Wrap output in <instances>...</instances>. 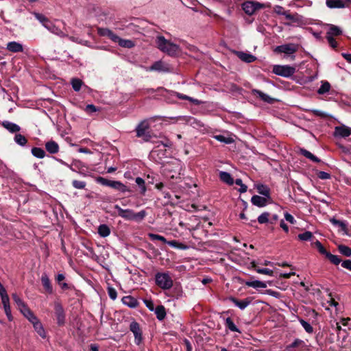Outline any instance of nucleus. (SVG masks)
Returning a JSON list of instances; mask_svg holds the SVG:
<instances>
[{
  "mask_svg": "<svg viewBox=\"0 0 351 351\" xmlns=\"http://www.w3.org/2000/svg\"><path fill=\"white\" fill-rule=\"evenodd\" d=\"M158 48L170 56H177L180 52V47L165 38L164 36H158L156 40Z\"/></svg>",
  "mask_w": 351,
  "mask_h": 351,
  "instance_id": "f257e3e1",
  "label": "nucleus"
},
{
  "mask_svg": "<svg viewBox=\"0 0 351 351\" xmlns=\"http://www.w3.org/2000/svg\"><path fill=\"white\" fill-rule=\"evenodd\" d=\"M35 18L51 33L61 38L66 37L67 34L58 27L53 21L42 14L34 13Z\"/></svg>",
  "mask_w": 351,
  "mask_h": 351,
  "instance_id": "f03ea898",
  "label": "nucleus"
},
{
  "mask_svg": "<svg viewBox=\"0 0 351 351\" xmlns=\"http://www.w3.org/2000/svg\"><path fill=\"white\" fill-rule=\"evenodd\" d=\"M114 208L119 217L130 221H141L147 215L144 210L136 213L131 209H123L118 205H115Z\"/></svg>",
  "mask_w": 351,
  "mask_h": 351,
  "instance_id": "7ed1b4c3",
  "label": "nucleus"
},
{
  "mask_svg": "<svg viewBox=\"0 0 351 351\" xmlns=\"http://www.w3.org/2000/svg\"><path fill=\"white\" fill-rule=\"evenodd\" d=\"M155 282L158 287L163 290L170 289L173 285V280L169 272H158L155 275Z\"/></svg>",
  "mask_w": 351,
  "mask_h": 351,
  "instance_id": "20e7f679",
  "label": "nucleus"
},
{
  "mask_svg": "<svg viewBox=\"0 0 351 351\" xmlns=\"http://www.w3.org/2000/svg\"><path fill=\"white\" fill-rule=\"evenodd\" d=\"M272 71L277 75L289 77L295 73V69L289 65H274Z\"/></svg>",
  "mask_w": 351,
  "mask_h": 351,
  "instance_id": "39448f33",
  "label": "nucleus"
},
{
  "mask_svg": "<svg viewBox=\"0 0 351 351\" xmlns=\"http://www.w3.org/2000/svg\"><path fill=\"white\" fill-rule=\"evenodd\" d=\"M149 128V125L147 121L139 123L135 129L136 136L142 138L144 141H149L151 139V135L148 131Z\"/></svg>",
  "mask_w": 351,
  "mask_h": 351,
  "instance_id": "423d86ee",
  "label": "nucleus"
},
{
  "mask_svg": "<svg viewBox=\"0 0 351 351\" xmlns=\"http://www.w3.org/2000/svg\"><path fill=\"white\" fill-rule=\"evenodd\" d=\"M262 7L263 5L260 3L253 1H247L242 4V9L248 15L253 14Z\"/></svg>",
  "mask_w": 351,
  "mask_h": 351,
  "instance_id": "0eeeda50",
  "label": "nucleus"
},
{
  "mask_svg": "<svg viewBox=\"0 0 351 351\" xmlns=\"http://www.w3.org/2000/svg\"><path fill=\"white\" fill-rule=\"evenodd\" d=\"M297 47L294 44H285L277 46L274 49V52L277 53H285L287 56H290L295 53Z\"/></svg>",
  "mask_w": 351,
  "mask_h": 351,
  "instance_id": "6e6552de",
  "label": "nucleus"
},
{
  "mask_svg": "<svg viewBox=\"0 0 351 351\" xmlns=\"http://www.w3.org/2000/svg\"><path fill=\"white\" fill-rule=\"evenodd\" d=\"M130 330L134 334V342L136 345H139L142 341V331L139 324L136 322H132L130 325Z\"/></svg>",
  "mask_w": 351,
  "mask_h": 351,
  "instance_id": "1a4fd4ad",
  "label": "nucleus"
},
{
  "mask_svg": "<svg viewBox=\"0 0 351 351\" xmlns=\"http://www.w3.org/2000/svg\"><path fill=\"white\" fill-rule=\"evenodd\" d=\"M334 136L335 137L346 138L351 136V128L345 125L336 126L335 128Z\"/></svg>",
  "mask_w": 351,
  "mask_h": 351,
  "instance_id": "9d476101",
  "label": "nucleus"
},
{
  "mask_svg": "<svg viewBox=\"0 0 351 351\" xmlns=\"http://www.w3.org/2000/svg\"><path fill=\"white\" fill-rule=\"evenodd\" d=\"M305 348V342L300 339H296L293 343L286 346L285 351H304Z\"/></svg>",
  "mask_w": 351,
  "mask_h": 351,
  "instance_id": "9b49d317",
  "label": "nucleus"
},
{
  "mask_svg": "<svg viewBox=\"0 0 351 351\" xmlns=\"http://www.w3.org/2000/svg\"><path fill=\"white\" fill-rule=\"evenodd\" d=\"M54 311L58 324L62 326L65 322V314L63 307L60 303L56 302L54 304Z\"/></svg>",
  "mask_w": 351,
  "mask_h": 351,
  "instance_id": "f8f14e48",
  "label": "nucleus"
},
{
  "mask_svg": "<svg viewBox=\"0 0 351 351\" xmlns=\"http://www.w3.org/2000/svg\"><path fill=\"white\" fill-rule=\"evenodd\" d=\"M350 0H326V5L329 8H343L347 7Z\"/></svg>",
  "mask_w": 351,
  "mask_h": 351,
  "instance_id": "ddd939ff",
  "label": "nucleus"
},
{
  "mask_svg": "<svg viewBox=\"0 0 351 351\" xmlns=\"http://www.w3.org/2000/svg\"><path fill=\"white\" fill-rule=\"evenodd\" d=\"M1 302L3 304V306L5 313L8 319L10 321H12V313H11V308H10V298H9L8 295L7 294V295L1 296Z\"/></svg>",
  "mask_w": 351,
  "mask_h": 351,
  "instance_id": "4468645a",
  "label": "nucleus"
},
{
  "mask_svg": "<svg viewBox=\"0 0 351 351\" xmlns=\"http://www.w3.org/2000/svg\"><path fill=\"white\" fill-rule=\"evenodd\" d=\"M268 198L266 197H261L259 195H253L251 202L253 205L258 207H264L266 206Z\"/></svg>",
  "mask_w": 351,
  "mask_h": 351,
  "instance_id": "2eb2a0df",
  "label": "nucleus"
},
{
  "mask_svg": "<svg viewBox=\"0 0 351 351\" xmlns=\"http://www.w3.org/2000/svg\"><path fill=\"white\" fill-rule=\"evenodd\" d=\"M328 29L326 32V37H333L339 36L342 34L341 29L335 25L328 24Z\"/></svg>",
  "mask_w": 351,
  "mask_h": 351,
  "instance_id": "dca6fc26",
  "label": "nucleus"
},
{
  "mask_svg": "<svg viewBox=\"0 0 351 351\" xmlns=\"http://www.w3.org/2000/svg\"><path fill=\"white\" fill-rule=\"evenodd\" d=\"M6 49L9 51L13 53L21 52L23 51V45L16 41L9 42L7 44Z\"/></svg>",
  "mask_w": 351,
  "mask_h": 351,
  "instance_id": "f3484780",
  "label": "nucleus"
},
{
  "mask_svg": "<svg viewBox=\"0 0 351 351\" xmlns=\"http://www.w3.org/2000/svg\"><path fill=\"white\" fill-rule=\"evenodd\" d=\"M46 150L51 154H57L59 152V145L54 141H49L45 143Z\"/></svg>",
  "mask_w": 351,
  "mask_h": 351,
  "instance_id": "a211bd4d",
  "label": "nucleus"
},
{
  "mask_svg": "<svg viewBox=\"0 0 351 351\" xmlns=\"http://www.w3.org/2000/svg\"><path fill=\"white\" fill-rule=\"evenodd\" d=\"M110 187L120 192L125 193V192H130V190L128 186H126L125 184H123L120 181H114L112 180L111 184H110Z\"/></svg>",
  "mask_w": 351,
  "mask_h": 351,
  "instance_id": "6ab92c4d",
  "label": "nucleus"
},
{
  "mask_svg": "<svg viewBox=\"0 0 351 351\" xmlns=\"http://www.w3.org/2000/svg\"><path fill=\"white\" fill-rule=\"evenodd\" d=\"M230 300L232 301L233 304L241 310L245 309L251 302V300L248 298H246L243 300H238L235 298L231 297Z\"/></svg>",
  "mask_w": 351,
  "mask_h": 351,
  "instance_id": "aec40b11",
  "label": "nucleus"
},
{
  "mask_svg": "<svg viewBox=\"0 0 351 351\" xmlns=\"http://www.w3.org/2000/svg\"><path fill=\"white\" fill-rule=\"evenodd\" d=\"M149 71L167 72L169 71L167 66L162 61L154 62L149 69Z\"/></svg>",
  "mask_w": 351,
  "mask_h": 351,
  "instance_id": "412c9836",
  "label": "nucleus"
},
{
  "mask_svg": "<svg viewBox=\"0 0 351 351\" xmlns=\"http://www.w3.org/2000/svg\"><path fill=\"white\" fill-rule=\"evenodd\" d=\"M252 93L254 95L258 96L260 97L263 101H265L268 104H272L274 101V99L271 98L268 95L263 93L262 91L257 90V89H253Z\"/></svg>",
  "mask_w": 351,
  "mask_h": 351,
  "instance_id": "4be33fe9",
  "label": "nucleus"
},
{
  "mask_svg": "<svg viewBox=\"0 0 351 351\" xmlns=\"http://www.w3.org/2000/svg\"><path fill=\"white\" fill-rule=\"evenodd\" d=\"M3 126L8 130L11 133H16L19 131H20L21 128L17 124L10 122V121H3L2 123Z\"/></svg>",
  "mask_w": 351,
  "mask_h": 351,
  "instance_id": "5701e85b",
  "label": "nucleus"
},
{
  "mask_svg": "<svg viewBox=\"0 0 351 351\" xmlns=\"http://www.w3.org/2000/svg\"><path fill=\"white\" fill-rule=\"evenodd\" d=\"M237 56L242 61L247 63L253 62L256 60L254 56L242 51L237 52Z\"/></svg>",
  "mask_w": 351,
  "mask_h": 351,
  "instance_id": "b1692460",
  "label": "nucleus"
},
{
  "mask_svg": "<svg viewBox=\"0 0 351 351\" xmlns=\"http://www.w3.org/2000/svg\"><path fill=\"white\" fill-rule=\"evenodd\" d=\"M41 282L43 284V286L44 287L45 291L49 293H51L53 291L52 286L50 282V280L47 274H43L41 277Z\"/></svg>",
  "mask_w": 351,
  "mask_h": 351,
  "instance_id": "393cba45",
  "label": "nucleus"
},
{
  "mask_svg": "<svg viewBox=\"0 0 351 351\" xmlns=\"http://www.w3.org/2000/svg\"><path fill=\"white\" fill-rule=\"evenodd\" d=\"M219 178L220 180L229 185H232L234 184V179L232 178L230 173L226 171H220L219 172Z\"/></svg>",
  "mask_w": 351,
  "mask_h": 351,
  "instance_id": "a878e982",
  "label": "nucleus"
},
{
  "mask_svg": "<svg viewBox=\"0 0 351 351\" xmlns=\"http://www.w3.org/2000/svg\"><path fill=\"white\" fill-rule=\"evenodd\" d=\"M256 188L258 193L263 195L264 197H266L268 199L270 198V189L267 186L262 184H258L256 186Z\"/></svg>",
  "mask_w": 351,
  "mask_h": 351,
  "instance_id": "bb28decb",
  "label": "nucleus"
},
{
  "mask_svg": "<svg viewBox=\"0 0 351 351\" xmlns=\"http://www.w3.org/2000/svg\"><path fill=\"white\" fill-rule=\"evenodd\" d=\"M122 302L123 304L130 308H135L138 305L137 300L130 295L123 297Z\"/></svg>",
  "mask_w": 351,
  "mask_h": 351,
  "instance_id": "cd10ccee",
  "label": "nucleus"
},
{
  "mask_svg": "<svg viewBox=\"0 0 351 351\" xmlns=\"http://www.w3.org/2000/svg\"><path fill=\"white\" fill-rule=\"evenodd\" d=\"M32 324L39 320L33 312L27 307L21 313Z\"/></svg>",
  "mask_w": 351,
  "mask_h": 351,
  "instance_id": "c85d7f7f",
  "label": "nucleus"
},
{
  "mask_svg": "<svg viewBox=\"0 0 351 351\" xmlns=\"http://www.w3.org/2000/svg\"><path fill=\"white\" fill-rule=\"evenodd\" d=\"M12 298L14 302L16 304L21 313H22L25 309H26L28 307L25 304V302L17 295L16 293L12 294Z\"/></svg>",
  "mask_w": 351,
  "mask_h": 351,
  "instance_id": "c756f323",
  "label": "nucleus"
},
{
  "mask_svg": "<svg viewBox=\"0 0 351 351\" xmlns=\"http://www.w3.org/2000/svg\"><path fill=\"white\" fill-rule=\"evenodd\" d=\"M299 152L302 155L304 156V157H306V158L313 161V162H320V160L316 157L315 156H314L312 153H311L309 151L304 149V148H300V151Z\"/></svg>",
  "mask_w": 351,
  "mask_h": 351,
  "instance_id": "7c9ffc66",
  "label": "nucleus"
},
{
  "mask_svg": "<svg viewBox=\"0 0 351 351\" xmlns=\"http://www.w3.org/2000/svg\"><path fill=\"white\" fill-rule=\"evenodd\" d=\"M245 285L247 287H252L254 289L266 288L267 287V284L265 282L258 280L247 281L245 282Z\"/></svg>",
  "mask_w": 351,
  "mask_h": 351,
  "instance_id": "2f4dec72",
  "label": "nucleus"
},
{
  "mask_svg": "<svg viewBox=\"0 0 351 351\" xmlns=\"http://www.w3.org/2000/svg\"><path fill=\"white\" fill-rule=\"evenodd\" d=\"M33 324L34 330L36 331V332L42 337L45 338L46 333L45 331V329L43 326V324L41 322L38 320L37 322H34Z\"/></svg>",
  "mask_w": 351,
  "mask_h": 351,
  "instance_id": "473e14b6",
  "label": "nucleus"
},
{
  "mask_svg": "<svg viewBox=\"0 0 351 351\" xmlns=\"http://www.w3.org/2000/svg\"><path fill=\"white\" fill-rule=\"evenodd\" d=\"M98 234L101 237H106L110 235V230L106 224H101L98 228Z\"/></svg>",
  "mask_w": 351,
  "mask_h": 351,
  "instance_id": "72a5a7b5",
  "label": "nucleus"
},
{
  "mask_svg": "<svg viewBox=\"0 0 351 351\" xmlns=\"http://www.w3.org/2000/svg\"><path fill=\"white\" fill-rule=\"evenodd\" d=\"M135 182L140 189V193L145 195L147 191L145 180L142 178L138 177L135 179Z\"/></svg>",
  "mask_w": 351,
  "mask_h": 351,
  "instance_id": "f704fd0d",
  "label": "nucleus"
},
{
  "mask_svg": "<svg viewBox=\"0 0 351 351\" xmlns=\"http://www.w3.org/2000/svg\"><path fill=\"white\" fill-rule=\"evenodd\" d=\"M155 313L156 315L157 318L159 320L161 321V320L164 319V318L166 316V311H165V307L163 306H162V305L158 306L156 308Z\"/></svg>",
  "mask_w": 351,
  "mask_h": 351,
  "instance_id": "c9c22d12",
  "label": "nucleus"
},
{
  "mask_svg": "<svg viewBox=\"0 0 351 351\" xmlns=\"http://www.w3.org/2000/svg\"><path fill=\"white\" fill-rule=\"evenodd\" d=\"M214 138L221 142V143H223L225 144H231L234 142V140L232 137H230V136H225L223 135H215L214 136Z\"/></svg>",
  "mask_w": 351,
  "mask_h": 351,
  "instance_id": "e433bc0d",
  "label": "nucleus"
},
{
  "mask_svg": "<svg viewBox=\"0 0 351 351\" xmlns=\"http://www.w3.org/2000/svg\"><path fill=\"white\" fill-rule=\"evenodd\" d=\"M167 243L169 246L174 247V248H177V249L186 250L188 248V247L186 245H184L182 243L178 242L176 240L167 241Z\"/></svg>",
  "mask_w": 351,
  "mask_h": 351,
  "instance_id": "4c0bfd02",
  "label": "nucleus"
},
{
  "mask_svg": "<svg viewBox=\"0 0 351 351\" xmlns=\"http://www.w3.org/2000/svg\"><path fill=\"white\" fill-rule=\"evenodd\" d=\"M330 222L335 225L338 226L341 228V230L347 233V223L344 221H340L332 218L330 219Z\"/></svg>",
  "mask_w": 351,
  "mask_h": 351,
  "instance_id": "58836bf2",
  "label": "nucleus"
},
{
  "mask_svg": "<svg viewBox=\"0 0 351 351\" xmlns=\"http://www.w3.org/2000/svg\"><path fill=\"white\" fill-rule=\"evenodd\" d=\"M14 140L20 146H25L27 142L26 138L21 134H16Z\"/></svg>",
  "mask_w": 351,
  "mask_h": 351,
  "instance_id": "ea45409f",
  "label": "nucleus"
},
{
  "mask_svg": "<svg viewBox=\"0 0 351 351\" xmlns=\"http://www.w3.org/2000/svg\"><path fill=\"white\" fill-rule=\"evenodd\" d=\"M32 154L38 158H43L45 156V152L40 147H33L32 149Z\"/></svg>",
  "mask_w": 351,
  "mask_h": 351,
  "instance_id": "a19ab883",
  "label": "nucleus"
},
{
  "mask_svg": "<svg viewBox=\"0 0 351 351\" xmlns=\"http://www.w3.org/2000/svg\"><path fill=\"white\" fill-rule=\"evenodd\" d=\"M338 250L341 254L344 255L345 256H351V248L348 246L344 245H339L338 246Z\"/></svg>",
  "mask_w": 351,
  "mask_h": 351,
  "instance_id": "79ce46f5",
  "label": "nucleus"
},
{
  "mask_svg": "<svg viewBox=\"0 0 351 351\" xmlns=\"http://www.w3.org/2000/svg\"><path fill=\"white\" fill-rule=\"evenodd\" d=\"M71 84L75 91H79L83 85V82L80 79L73 78L71 81Z\"/></svg>",
  "mask_w": 351,
  "mask_h": 351,
  "instance_id": "37998d69",
  "label": "nucleus"
},
{
  "mask_svg": "<svg viewBox=\"0 0 351 351\" xmlns=\"http://www.w3.org/2000/svg\"><path fill=\"white\" fill-rule=\"evenodd\" d=\"M226 326L232 332H241L239 329L237 327V326L234 324L230 317H228L226 319Z\"/></svg>",
  "mask_w": 351,
  "mask_h": 351,
  "instance_id": "c03bdc74",
  "label": "nucleus"
},
{
  "mask_svg": "<svg viewBox=\"0 0 351 351\" xmlns=\"http://www.w3.org/2000/svg\"><path fill=\"white\" fill-rule=\"evenodd\" d=\"M330 89V84L328 82H322V85L317 90L319 95H324L328 93Z\"/></svg>",
  "mask_w": 351,
  "mask_h": 351,
  "instance_id": "a18cd8bd",
  "label": "nucleus"
},
{
  "mask_svg": "<svg viewBox=\"0 0 351 351\" xmlns=\"http://www.w3.org/2000/svg\"><path fill=\"white\" fill-rule=\"evenodd\" d=\"M276 13L279 15H283L287 20L295 22L298 21V15L291 14L289 11H285L282 12H280V10H276Z\"/></svg>",
  "mask_w": 351,
  "mask_h": 351,
  "instance_id": "49530a36",
  "label": "nucleus"
},
{
  "mask_svg": "<svg viewBox=\"0 0 351 351\" xmlns=\"http://www.w3.org/2000/svg\"><path fill=\"white\" fill-rule=\"evenodd\" d=\"M326 257L334 265H337L341 262V259L337 255L328 252Z\"/></svg>",
  "mask_w": 351,
  "mask_h": 351,
  "instance_id": "de8ad7c7",
  "label": "nucleus"
},
{
  "mask_svg": "<svg viewBox=\"0 0 351 351\" xmlns=\"http://www.w3.org/2000/svg\"><path fill=\"white\" fill-rule=\"evenodd\" d=\"M119 45L122 47L132 48L134 46V43L131 40H125L120 38Z\"/></svg>",
  "mask_w": 351,
  "mask_h": 351,
  "instance_id": "09e8293b",
  "label": "nucleus"
},
{
  "mask_svg": "<svg viewBox=\"0 0 351 351\" xmlns=\"http://www.w3.org/2000/svg\"><path fill=\"white\" fill-rule=\"evenodd\" d=\"M313 233L310 231H306L303 233L299 234L298 237L301 241H310L313 238Z\"/></svg>",
  "mask_w": 351,
  "mask_h": 351,
  "instance_id": "8fccbe9b",
  "label": "nucleus"
},
{
  "mask_svg": "<svg viewBox=\"0 0 351 351\" xmlns=\"http://www.w3.org/2000/svg\"><path fill=\"white\" fill-rule=\"evenodd\" d=\"M313 245H315V247H317V250L319 251V252L322 254V255H324L325 256H326V254L329 252H328L325 248L322 245V244L321 243V242H319V241H316L315 242L313 243Z\"/></svg>",
  "mask_w": 351,
  "mask_h": 351,
  "instance_id": "3c124183",
  "label": "nucleus"
},
{
  "mask_svg": "<svg viewBox=\"0 0 351 351\" xmlns=\"http://www.w3.org/2000/svg\"><path fill=\"white\" fill-rule=\"evenodd\" d=\"M299 321L306 332L312 333L313 332V328L308 322L302 319H300Z\"/></svg>",
  "mask_w": 351,
  "mask_h": 351,
  "instance_id": "603ef678",
  "label": "nucleus"
},
{
  "mask_svg": "<svg viewBox=\"0 0 351 351\" xmlns=\"http://www.w3.org/2000/svg\"><path fill=\"white\" fill-rule=\"evenodd\" d=\"M269 217V213L265 212V213H262L261 215H260L258 216V217L257 219L258 223L261 224H263V223H265L268 222Z\"/></svg>",
  "mask_w": 351,
  "mask_h": 351,
  "instance_id": "864d4df0",
  "label": "nucleus"
},
{
  "mask_svg": "<svg viewBox=\"0 0 351 351\" xmlns=\"http://www.w3.org/2000/svg\"><path fill=\"white\" fill-rule=\"evenodd\" d=\"M237 185H239L240 186L239 191L241 193H245L247 190V186L244 184L242 182V180L240 178L236 179V180L234 182Z\"/></svg>",
  "mask_w": 351,
  "mask_h": 351,
  "instance_id": "5fc2aeb1",
  "label": "nucleus"
},
{
  "mask_svg": "<svg viewBox=\"0 0 351 351\" xmlns=\"http://www.w3.org/2000/svg\"><path fill=\"white\" fill-rule=\"evenodd\" d=\"M148 237L152 241L158 240V241H160L163 242L164 243H167V240L163 236H161V235H159V234H154V233H149L148 234Z\"/></svg>",
  "mask_w": 351,
  "mask_h": 351,
  "instance_id": "6e6d98bb",
  "label": "nucleus"
},
{
  "mask_svg": "<svg viewBox=\"0 0 351 351\" xmlns=\"http://www.w3.org/2000/svg\"><path fill=\"white\" fill-rule=\"evenodd\" d=\"M255 270L258 274H265V275H267L269 276H274L273 271L268 268H255Z\"/></svg>",
  "mask_w": 351,
  "mask_h": 351,
  "instance_id": "4d7b16f0",
  "label": "nucleus"
},
{
  "mask_svg": "<svg viewBox=\"0 0 351 351\" xmlns=\"http://www.w3.org/2000/svg\"><path fill=\"white\" fill-rule=\"evenodd\" d=\"M72 185L75 189H83L85 188L86 183L84 181H80V180H73Z\"/></svg>",
  "mask_w": 351,
  "mask_h": 351,
  "instance_id": "13d9d810",
  "label": "nucleus"
},
{
  "mask_svg": "<svg viewBox=\"0 0 351 351\" xmlns=\"http://www.w3.org/2000/svg\"><path fill=\"white\" fill-rule=\"evenodd\" d=\"M176 95H177V97L179 99L189 100L190 101H191L192 103H193L195 104H199V101L197 99H193V98L190 97H189L187 95H183V94H181V93H177Z\"/></svg>",
  "mask_w": 351,
  "mask_h": 351,
  "instance_id": "bf43d9fd",
  "label": "nucleus"
},
{
  "mask_svg": "<svg viewBox=\"0 0 351 351\" xmlns=\"http://www.w3.org/2000/svg\"><path fill=\"white\" fill-rule=\"evenodd\" d=\"M84 110L87 114H91L93 112H97L99 110V108H97L93 104H88L86 106Z\"/></svg>",
  "mask_w": 351,
  "mask_h": 351,
  "instance_id": "052dcab7",
  "label": "nucleus"
},
{
  "mask_svg": "<svg viewBox=\"0 0 351 351\" xmlns=\"http://www.w3.org/2000/svg\"><path fill=\"white\" fill-rule=\"evenodd\" d=\"M112 180H109L103 177H97L96 178V182L101 185L110 186Z\"/></svg>",
  "mask_w": 351,
  "mask_h": 351,
  "instance_id": "680f3d73",
  "label": "nucleus"
},
{
  "mask_svg": "<svg viewBox=\"0 0 351 351\" xmlns=\"http://www.w3.org/2000/svg\"><path fill=\"white\" fill-rule=\"evenodd\" d=\"M111 32V30L108 28H101L99 27L97 29V33L101 36H106L108 37Z\"/></svg>",
  "mask_w": 351,
  "mask_h": 351,
  "instance_id": "e2e57ef3",
  "label": "nucleus"
},
{
  "mask_svg": "<svg viewBox=\"0 0 351 351\" xmlns=\"http://www.w3.org/2000/svg\"><path fill=\"white\" fill-rule=\"evenodd\" d=\"M108 293L110 299L113 300H116L117 297V293L115 289H114L113 287H108Z\"/></svg>",
  "mask_w": 351,
  "mask_h": 351,
  "instance_id": "0e129e2a",
  "label": "nucleus"
},
{
  "mask_svg": "<svg viewBox=\"0 0 351 351\" xmlns=\"http://www.w3.org/2000/svg\"><path fill=\"white\" fill-rule=\"evenodd\" d=\"M317 177L321 180H327L330 178V175L325 171H319L317 173Z\"/></svg>",
  "mask_w": 351,
  "mask_h": 351,
  "instance_id": "69168bd1",
  "label": "nucleus"
},
{
  "mask_svg": "<svg viewBox=\"0 0 351 351\" xmlns=\"http://www.w3.org/2000/svg\"><path fill=\"white\" fill-rule=\"evenodd\" d=\"M285 219L291 224H294L295 223L294 217L289 213H285Z\"/></svg>",
  "mask_w": 351,
  "mask_h": 351,
  "instance_id": "338daca9",
  "label": "nucleus"
},
{
  "mask_svg": "<svg viewBox=\"0 0 351 351\" xmlns=\"http://www.w3.org/2000/svg\"><path fill=\"white\" fill-rule=\"evenodd\" d=\"M341 266L347 269L350 271H351V260H346L341 263Z\"/></svg>",
  "mask_w": 351,
  "mask_h": 351,
  "instance_id": "774afa93",
  "label": "nucleus"
}]
</instances>
